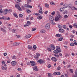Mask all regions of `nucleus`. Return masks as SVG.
Segmentation results:
<instances>
[{
	"label": "nucleus",
	"mask_w": 77,
	"mask_h": 77,
	"mask_svg": "<svg viewBox=\"0 0 77 77\" xmlns=\"http://www.w3.org/2000/svg\"><path fill=\"white\" fill-rule=\"evenodd\" d=\"M56 50L58 52V53H60V52H61L62 51L60 49V48L59 47V46H56Z\"/></svg>",
	"instance_id": "1"
},
{
	"label": "nucleus",
	"mask_w": 77,
	"mask_h": 77,
	"mask_svg": "<svg viewBox=\"0 0 77 77\" xmlns=\"http://www.w3.org/2000/svg\"><path fill=\"white\" fill-rule=\"evenodd\" d=\"M39 56H40V54L38 53H37L36 55L34 56V57L35 59L38 60L39 59Z\"/></svg>",
	"instance_id": "2"
},
{
	"label": "nucleus",
	"mask_w": 77,
	"mask_h": 77,
	"mask_svg": "<svg viewBox=\"0 0 77 77\" xmlns=\"http://www.w3.org/2000/svg\"><path fill=\"white\" fill-rule=\"evenodd\" d=\"M15 7L16 8H17L18 10H19L20 11H22V10H21V8L20 7V6H19V5H15Z\"/></svg>",
	"instance_id": "3"
},
{
	"label": "nucleus",
	"mask_w": 77,
	"mask_h": 77,
	"mask_svg": "<svg viewBox=\"0 0 77 77\" xmlns=\"http://www.w3.org/2000/svg\"><path fill=\"white\" fill-rule=\"evenodd\" d=\"M50 47L52 50H54V49H55V46H54V45H50Z\"/></svg>",
	"instance_id": "4"
},
{
	"label": "nucleus",
	"mask_w": 77,
	"mask_h": 77,
	"mask_svg": "<svg viewBox=\"0 0 77 77\" xmlns=\"http://www.w3.org/2000/svg\"><path fill=\"white\" fill-rule=\"evenodd\" d=\"M30 63H32L31 64V66H36V63H35V61H31L30 62Z\"/></svg>",
	"instance_id": "5"
},
{
	"label": "nucleus",
	"mask_w": 77,
	"mask_h": 77,
	"mask_svg": "<svg viewBox=\"0 0 77 77\" xmlns=\"http://www.w3.org/2000/svg\"><path fill=\"white\" fill-rule=\"evenodd\" d=\"M49 19L50 21H53L54 20V17H53L51 15H50L49 17Z\"/></svg>",
	"instance_id": "6"
},
{
	"label": "nucleus",
	"mask_w": 77,
	"mask_h": 77,
	"mask_svg": "<svg viewBox=\"0 0 77 77\" xmlns=\"http://www.w3.org/2000/svg\"><path fill=\"white\" fill-rule=\"evenodd\" d=\"M11 65L12 66H15L17 65V61H14L11 62Z\"/></svg>",
	"instance_id": "7"
},
{
	"label": "nucleus",
	"mask_w": 77,
	"mask_h": 77,
	"mask_svg": "<svg viewBox=\"0 0 77 77\" xmlns=\"http://www.w3.org/2000/svg\"><path fill=\"white\" fill-rule=\"evenodd\" d=\"M9 12V10L7 9H5L4 10V12L3 13L4 15H6L7 14V13Z\"/></svg>",
	"instance_id": "8"
},
{
	"label": "nucleus",
	"mask_w": 77,
	"mask_h": 77,
	"mask_svg": "<svg viewBox=\"0 0 77 77\" xmlns=\"http://www.w3.org/2000/svg\"><path fill=\"white\" fill-rule=\"evenodd\" d=\"M37 62H38V63H39L40 64L43 63L44 62L43 60L42 59H40L39 60H38L37 61Z\"/></svg>",
	"instance_id": "9"
},
{
	"label": "nucleus",
	"mask_w": 77,
	"mask_h": 77,
	"mask_svg": "<svg viewBox=\"0 0 77 77\" xmlns=\"http://www.w3.org/2000/svg\"><path fill=\"white\" fill-rule=\"evenodd\" d=\"M53 74L54 75H60V72H54Z\"/></svg>",
	"instance_id": "10"
},
{
	"label": "nucleus",
	"mask_w": 77,
	"mask_h": 77,
	"mask_svg": "<svg viewBox=\"0 0 77 77\" xmlns=\"http://www.w3.org/2000/svg\"><path fill=\"white\" fill-rule=\"evenodd\" d=\"M51 59L54 62H56L57 61V59L54 57H52Z\"/></svg>",
	"instance_id": "11"
},
{
	"label": "nucleus",
	"mask_w": 77,
	"mask_h": 77,
	"mask_svg": "<svg viewBox=\"0 0 77 77\" xmlns=\"http://www.w3.org/2000/svg\"><path fill=\"white\" fill-rule=\"evenodd\" d=\"M50 24H47L45 26L46 29H50Z\"/></svg>",
	"instance_id": "12"
},
{
	"label": "nucleus",
	"mask_w": 77,
	"mask_h": 77,
	"mask_svg": "<svg viewBox=\"0 0 77 77\" xmlns=\"http://www.w3.org/2000/svg\"><path fill=\"white\" fill-rule=\"evenodd\" d=\"M40 10L38 12L40 13V14H43V12H42V8L41 7H40L39 8Z\"/></svg>",
	"instance_id": "13"
},
{
	"label": "nucleus",
	"mask_w": 77,
	"mask_h": 77,
	"mask_svg": "<svg viewBox=\"0 0 77 77\" xmlns=\"http://www.w3.org/2000/svg\"><path fill=\"white\" fill-rule=\"evenodd\" d=\"M59 32H61V33H64V32H65V30L62 28L59 29Z\"/></svg>",
	"instance_id": "14"
},
{
	"label": "nucleus",
	"mask_w": 77,
	"mask_h": 77,
	"mask_svg": "<svg viewBox=\"0 0 77 77\" xmlns=\"http://www.w3.org/2000/svg\"><path fill=\"white\" fill-rule=\"evenodd\" d=\"M20 45V43L15 42V43H14L13 44V46H17V45Z\"/></svg>",
	"instance_id": "15"
},
{
	"label": "nucleus",
	"mask_w": 77,
	"mask_h": 77,
	"mask_svg": "<svg viewBox=\"0 0 77 77\" xmlns=\"http://www.w3.org/2000/svg\"><path fill=\"white\" fill-rule=\"evenodd\" d=\"M31 36L32 35L30 34L27 35L25 36V38H26L27 39H28V38H30L31 37Z\"/></svg>",
	"instance_id": "16"
},
{
	"label": "nucleus",
	"mask_w": 77,
	"mask_h": 77,
	"mask_svg": "<svg viewBox=\"0 0 77 77\" xmlns=\"http://www.w3.org/2000/svg\"><path fill=\"white\" fill-rule=\"evenodd\" d=\"M54 20L55 21H59L60 20V19L57 17H56L55 18Z\"/></svg>",
	"instance_id": "17"
},
{
	"label": "nucleus",
	"mask_w": 77,
	"mask_h": 77,
	"mask_svg": "<svg viewBox=\"0 0 77 77\" xmlns=\"http://www.w3.org/2000/svg\"><path fill=\"white\" fill-rule=\"evenodd\" d=\"M0 29L1 31H2L3 32H4V33H6V31L5 29H3V28H1Z\"/></svg>",
	"instance_id": "18"
},
{
	"label": "nucleus",
	"mask_w": 77,
	"mask_h": 77,
	"mask_svg": "<svg viewBox=\"0 0 77 77\" xmlns=\"http://www.w3.org/2000/svg\"><path fill=\"white\" fill-rule=\"evenodd\" d=\"M33 69L35 71H38V67H37V66L33 67Z\"/></svg>",
	"instance_id": "19"
},
{
	"label": "nucleus",
	"mask_w": 77,
	"mask_h": 77,
	"mask_svg": "<svg viewBox=\"0 0 77 77\" xmlns=\"http://www.w3.org/2000/svg\"><path fill=\"white\" fill-rule=\"evenodd\" d=\"M63 8H68V5L66 4H65L63 5Z\"/></svg>",
	"instance_id": "20"
},
{
	"label": "nucleus",
	"mask_w": 77,
	"mask_h": 77,
	"mask_svg": "<svg viewBox=\"0 0 77 77\" xmlns=\"http://www.w3.org/2000/svg\"><path fill=\"white\" fill-rule=\"evenodd\" d=\"M50 23L52 26L55 25V24H56V23L53 21H51Z\"/></svg>",
	"instance_id": "21"
},
{
	"label": "nucleus",
	"mask_w": 77,
	"mask_h": 77,
	"mask_svg": "<svg viewBox=\"0 0 77 77\" xmlns=\"http://www.w3.org/2000/svg\"><path fill=\"white\" fill-rule=\"evenodd\" d=\"M71 9L72 11H75V10H77V8H76L74 7H72L71 8Z\"/></svg>",
	"instance_id": "22"
},
{
	"label": "nucleus",
	"mask_w": 77,
	"mask_h": 77,
	"mask_svg": "<svg viewBox=\"0 0 77 77\" xmlns=\"http://www.w3.org/2000/svg\"><path fill=\"white\" fill-rule=\"evenodd\" d=\"M46 31L44 29H42L41 30L40 32L42 33H44Z\"/></svg>",
	"instance_id": "23"
},
{
	"label": "nucleus",
	"mask_w": 77,
	"mask_h": 77,
	"mask_svg": "<svg viewBox=\"0 0 77 77\" xmlns=\"http://www.w3.org/2000/svg\"><path fill=\"white\" fill-rule=\"evenodd\" d=\"M1 68L2 70H6V69H7V68L5 67L4 66H2Z\"/></svg>",
	"instance_id": "24"
},
{
	"label": "nucleus",
	"mask_w": 77,
	"mask_h": 77,
	"mask_svg": "<svg viewBox=\"0 0 77 77\" xmlns=\"http://www.w3.org/2000/svg\"><path fill=\"white\" fill-rule=\"evenodd\" d=\"M56 36L58 38H59V37H60V36H61V35L60 34H57L56 35Z\"/></svg>",
	"instance_id": "25"
},
{
	"label": "nucleus",
	"mask_w": 77,
	"mask_h": 77,
	"mask_svg": "<svg viewBox=\"0 0 77 77\" xmlns=\"http://www.w3.org/2000/svg\"><path fill=\"white\" fill-rule=\"evenodd\" d=\"M45 6L46 8H48L49 7H50L49 5L47 3L45 4Z\"/></svg>",
	"instance_id": "26"
},
{
	"label": "nucleus",
	"mask_w": 77,
	"mask_h": 77,
	"mask_svg": "<svg viewBox=\"0 0 77 77\" xmlns=\"http://www.w3.org/2000/svg\"><path fill=\"white\" fill-rule=\"evenodd\" d=\"M37 18L38 19V20L42 19V16H39L37 17Z\"/></svg>",
	"instance_id": "27"
},
{
	"label": "nucleus",
	"mask_w": 77,
	"mask_h": 77,
	"mask_svg": "<svg viewBox=\"0 0 77 77\" xmlns=\"http://www.w3.org/2000/svg\"><path fill=\"white\" fill-rule=\"evenodd\" d=\"M32 48H33L32 46L28 45V49L29 50H32Z\"/></svg>",
	"instance_id": "28"
},
{
	"label": "nucleus",
	"mask_w": 77,
	"mask_h": 77,
	"mask_svg": "<svg viewBox=\"0 0 77 77\" xmlns=\"http://www.w3.org/2000/svg\"><path fill=\"white\" fill-rule=\"evenodd\" d=\"M64 10L63 9V8H61L60 9V12H63V11Z\"/></svg>",
	"instance_id": "29"
},
{
	"label": "nucleus",
	"mask_w": 77,
	"mask_h": 77,
	"mask_svg": "<svg viewBox=\"0 0 77 77\" xmlns=\"http://www.w3.org/2000/svg\"><path fill=\"white\" fill-rule=\"evenodd\" d=\"M14 15V17H16V18H18V16H17V14H15V13H14L13 14Z\"/></svg>",
	"instance_id": "30"
},
{
	"label": "nucleus",
	"mask_w": 77,
	"mask_h": 77,
	"mask_svg": "<svg viewBox=\"0 0 77 77\" xmlns=\"http://www.w3.org/2000/svg\"><path fill=\"white\" fill-rule=\"evenodd\" d=\"M57 17H58V18H60V19H61V18H62V16L59 14L58 16H57Z\"/></svg>",
	"instance_id": "31"
},
{
	"label": "nucleus",
	"mask_w": 77,
	"mask_h": 77,
	"mask_svg": "<svg viewBox=\"0 0 77 77\" xmlns=\"http://www.w3.org/2000/svg\"><path fill=\"white\" fill-rule=\"evenodd\" d=\"M74 43H72L70 44V46H71L72 47H74Z\"/></svg>",
	"instance_id": "32"
},
{
	"label": "nucleus",
	"mask_w": 77,
	"mask_h": 77,
	"mask_svg": "<svg viewBox=\"0 0 77 77\" xmlns=\"http://www.w3.org/2000/svg\"><path fill=\"white\" fill-rule=\"evenodd\" d=\"M12 59H17V57H16V56H15L14 55L13 56Z\"/></svg>",
	"instance_id": "33"
},
{
	"label": "nucleus",
	"mask_w": 77,
	"mask_h": 77,
	"mask_svg": "<svg viewBox=\"0 0 77 77\" xmlns=\"http://www.w3.org/2000/svg\"><path fill=\"white\" fill-rule=\"evenodd\" d=\"M67 11L65 10L63 12V14H67Z\"/></svg>",
	"instance_id": "34"
},
{
	"label": "nucleus",
	"mask_w": 77,
	"mask_h": 77,
	"mask_svg": "<svg viewBox=\"0 0 77 77\" xmlns=\"http://www.w3.org/2000/svg\"><path fill=\"white\" fill-rule=\"evenodd\" d=\"M63 29H66V26L65 25H63Z\"/></svg>",
	"instance_id": "35"
},
{
	"label": "nucleus",
	"mask_w": 77,
	"mask_h": 77,
	"mask_svg": "<svg viewBox=\"0 0 77 77\" xmlns=\"http://www.w3.org/2000/svg\"><path fill=\"white\" fill-rule=\"evenodd\" d=\"M50 4H51V5H55V3L53 2H51Z\"/></svg>",
	"instance_id": "36"
},
{
	"label": "nucleus",
	"mask_w": 77,
	"mask_h": 77,
	"mask_svg": "<svg viewBox=\"0 0 77 77\" xmlns=\"http://www.w3.org/2000/svg\"><path fill=\"white\" fill-rule=\"evenodd\" d=\"M16 32H17V31L16 30V29H14L13 30L12 32L13 33H15Z\"/></svg>",
	"instance_id": "37"
},
{
	"label": "nucleus",
	"mask_w": 77,
	"mask_h": 77,
	"mask_svg": "<svg viewBox=\"0 0 77 77\" xmlns=\"http://www.w3.org/2000/svg\"><path fill=\"white\" fill-rule=\"evenodd\" d=\"M53 52L55 54H58V52H57V51L55 50L53 51Z\"/></svg>",
	"instance_id": "38"
},
{
	"label": "nucleus",
	"mask_w": 77,
	"mask_h": 77,
	"mask_svg": "<svg viewBox=\"0 0 77 77\" xmlns=\"http://www.w3.org/2000/svg\"><path fill=\"white\" fill-rule=\"evenodd\" d=\"M36 30V28H33L32 29V31H35Z\"/></svg>",
	"instance_id": "39"
},
{
	"label": "nucleus",
	"mask_w": 77,
	"mask_h": 77,
	"mask_svg": "<svg viewBox=\"0 0 77 77\" xmlns=\"http://www.w3.org/2000/svg\"><path fill=\"white\" fill-rule=\"evenodd\" d=\"M33 48H34V49L35 50H36V46L35 45H34L33 46Z\"/></svg>",
	"instance_id": "40"
},
{
	"label": "nucleus",
	"mask_w": 77,
	"mask_h": 77,
	"mask_svg": "<svg viewBox=\"0 0 77 77\" xmlns=\"http://www.w3.org/2000/svg\"><path fill=\"white\" fill-rule=\"evenodd\" d=\"M26 12H28V13H29V12H31V11H30V10L28 9L26 10Z\"/></svg>",
	"instance_id": "41"
},
{
	"label": "nucleus",
	"mask_w": 77,
	"mask_h": 77,
	"mask_svg": "<svg viewBox=\"0 0 77 77\" xmlns=\"http://www.w3.org/2000/svg\"><path fill=\"white\" fill-rule=\"evenodd\" d=\"M73 27H74L75 28H77V25H76V24H74Z\"/></svg>",
	"instance_id": "42"
},
{
	"label": "nucleus",
	"mask_w": 77,
	"mask_h": 77,
	"mask_svg": "<svg viewBox=\"0 0 77 77\" xmlns=\"http://www.w3.org/2000/svg\"><path fill=\"white\" fill-rule=\"evenodd\" d=\"M54 56L56 57H57V58H59V55H56V54H54Z\"/></svg>",
	"instance_id": "43"
},
{
	"label": "nucleus",
	"mask_w": 77,
	"mask_h": 77,
	"mask_svg": "<svg viewBox=\"0 0 77 77\" xmlns=\"http://www.w3.org/2000/svg\"><path fill=\"white\" fill-rule=\"evenodd\" d=\"M10 20V18L9 17H8L6 18L5 17V20Z\"/></svg>",
	"instance_id": "44"
},
{
	"label": "nucleus",
	"mask_w": 77,
	"mask_h": 77,
	"mask_svg": "<svg viewBox=\"0 0 77 77\" xmlns=\"http://www.w3.org/2000/svg\"><path fill=\"white\" fill-rule=\"evenodd\" d=\"M28 25H30V21H27V24Z\"/></svg>",
	"instance_id": "45"
},
{
	"label": "nucleus",
	"mask_w": 77,
	"mask_h": 77,
	"mask_svg": "<svg viewBox=\"0 0 77 77\" xmlns=\"http://www.w3.org/2000/svg\"><path fill=\"white\" fill-rule=\"evenodd\" d=\"M64 18H68V15H66L64 16Z\"/></svg>",
	"instance_id": "46"
},
{
	"label": "nucleus",
	"mask_w": 77,
	"mask_h": 77,
	"mask_svg": "<svg viewBox=\"0 0 77 77\" xmlns=\"http://www.w3.org/2000/svg\"><path fill=\"white\" fill-rule=\"evenodd\" d=\"M69 27L70 29H72V28L73 26L71 25H69Z\"/></svg>",
	"instance_id": "47"
},
{
	"label": "nucleus",
	"mask_w": 77,
	"mask_h": 77,
	"mask_svg": "<svg viewBox=\"0 0 77 77\" xmlns=\"http://www.w3.org/2000/svg\"><path fill=\"white\" fill-rule=\"evenodd\" d=\"M62 39H63V38H59V41H62Z\"/></svg>",
	"instance_id": "48"
},
{
	"label": "nucleus",
	"mask_w": 77,
	"mask_h": 77,
	"mask_svg": "<svg viewBox=\"0 0 77 77\" xmlns=\"http://www.w3.org/2000/svg\"><path fill=\"white\" fill-rule=\"evenodd\" d=\"M28 6L29 5L26 4L24 5V6L25 8H28Z\"/></svg>",
	"instance_id": "49"
},
{
	"label": "nucleus",
	"mask_w": 77,
	"mask_h": 77,
	"mask_svg": "<svg viewBox=\"0 0 77 77\" xmlns=\"http://www.w3.org/2000/svg\"><path fill=\"white\" fill-rule=\"evenodd\" d=\"M71 73H73V70L72 69H69Z\"/></svg>",
	"instance_id": "50"
},
{
	"label": "nucleus",
	"mask_w": 77,
	"mask_h": 77,
	"mask_svg": "<svg viewBox=\"0 0 77 77\" xmlns=\"http://www.w3.org/2000/svg\"><path fill=\"white\" fill-rule=\"evenodd\" d=\"M58 29H62V26L60 25H58Z\"/></svg>",
	"instance_id": "51"
},
{
	"label": "nucleus",
	"mask_w": 77,
	"mask_h": 77,
	"mask_svg": "<svg viewBox=\"0 0 77 77\" xmlns=\"http://www.w3.org/2000/svg\"><path fill=\"white\" fill-rule=\"evenodd\" d=\"M35 15H36V16H38V15H39L40 14H39L38 13H37L35 14Z\"/></svg>",
	"instance_id": "52"
},
{
	"label": "nucleus",
	"mask_w": 77,
	"mask_h": 77,
	"mask_svg": "<svg viewBox=\"0 0 77 77\" xmlns=\"http://www.w3.org/2000/svg\"><path fill=\"white\" fill-rule=\"evenodd\" d=\"M47 50H48V51H51V49H50V48H47Z\"/></svg>",
	"instance_id": "53"
},
{
	"label": "nucleus",
	"mask_w": 77,
	"mask_h": 77,
	"mask_svg": "<svg viewBox=\"0 0 77 77\" xmlns=\"http://www.w3.org/2000/svg\"><path fill=\"white\" fill-rule=\"evenodd\" d=\"M19 16L21 18L22 17H23V14H20L19 15Z\"/></svg>",
	"instance_id": "54"
},
{
	"label": "nucleus",
	"mask_w": 77,
	"mask_h": 77,
	"mask_svg": "<svg viewBox=\"0 0 77 77\" xmlns=\"http://www.w3.org/2000/svg\"><path fill=\"white\" fill-rule=\"evenodd\" d=\"M52 15H54V14H55V12L54 11H53L51 13Z\"/></svg>",
	"instance_id": "55"
},
{
	"label": "nucleus",
	"mask_w": 77,
	"mask_h": 77,
	"mask_svg": "<svg viewBox=\"0 0 77 77\" xmlns=\"http://www.w3.org/2000/svg\"><path fill=\"white\" fill-rule=\"evenodd\" d=\"M60 68H61L60 67L58 66V67H57V69H58V70H60Z\"/></svg>",
	"instance_id": "56"
},
{
	"label": "nucleus",
	"mask_w": 77,
	"mask_h": 77,
	"mask_svg": "<svg viewBox=\"0 0 77 77\" xmlns=\"http://www.w3.org/2000/svg\"><path fill=\"white\" fill-rule=\"evenodd\" d=\"M6 19V17H5V16H3L2 18V20H5Z\"/></svg>",
	"instance_id": "57"
},
{
	"label": "nucleus",
	"mask_w": 77,
	"mask_h": 77,
	"mask_svg": "<svg viewBox=\"0 0 77 77\" xmlns=\"http://www.w3.org/2000/svg\"><path fill=\"white\" fill-rule=\"evenodd\" d=\"M16 76L17 77H20V75L19 74H17L16 75Z\"/></svg>",
	"instance_id": "58"
},
{
	"label": "nucleus",
	"mask_w": 77,
	"mask_h": 77,
	"mask_svg": "<svg viewBox=\"0 0 77 77\" xmlns=\"http://www.w3.org/2000/svg\"><path fill=\"white\" fill-rule=\"evenodd\" d=\"M51 66V65L50 64H49L48 66V68H50Z\"/></svg>",
	"instance_id": "59"
},
{
	"label": "nucleus",
	"mask_w": 77,
	"mask_h": 77,
	"mask_svg": "<svg viewBox=\"0 0 77 77\" xmlns=\"http://www.w3.org/2000/svg\"><path fill=\"white\" fill-rule=\"evenodd\" d=\"M29 25H27V24H26L25 25H24V27H27V26H28Z\"/></svg>",
	"instance_id": "60"
},
{
	"label": "nucleus",
	"mask_w": 77,
	"mask_h": 77,
	"mask_svg": "<svg viewBox=\"0 0 77 77\" xmlns=\"http://www.w3.org/2000/svg\"><path fill=\"white\" fill-rule=\"evenodd\" d=\"M28 8H32V6L31 5H28Z\"/></svg>",
	"instance_id": "61"
},
{
	"label": "nucleus",
	"mask_w": 77,
	"mask_h": 77,
	"mask_svg": "<svg viewBox=\"0 0 77 77\" xmlns=\"http://www.w3.org/2000/svg\"><path fill=\"white\" fill-rule=\"evenodd\" d=\"M72 77H77V75H72Z\"/></svg>",
	"instance_id": "62"
},
{
	"label": "nucleus",
	"mask_w": 77,
	"mask_h": 77,
	"mask_svg": "<svg viewBox=\"0 0 77 77\" xmlns=\"http://www.w3.org/2000/svg\"><path fill=\"white\" fill-rule=\"evenodd\" d=\"M75 5H77V1H76L75 3Z\"/></svg>",
	"instance_id": "63"
},
{
	"label": "nucleus",
	"mask_w": 77,
	"mask_h": 77,
	"mask_svg": "<svg viewBox=\"0 0 77 77\" xmlns=\"http://www.w3.org/2000/svg\"><path fill=\"white\" fill-rule=\"evenodd\" d=\"M75 75H77V69H76V70L75 72Z\"/></svg>",
	"instance_id": "64"
}]
</instances>
